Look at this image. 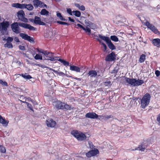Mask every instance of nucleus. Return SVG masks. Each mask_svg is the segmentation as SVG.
<instances>
[{
	"mask_svg": "<svg viewBox=\"0 0 160 160\" xmlns=\"http://www.w3.org/2000/svg\"><path fill=\"white\" fill-rule=\"evenodd\" d=\"M19 26L25 29H28L30 30L35 31L36 28L31 26L30 25L22 22H14L11 25V28L12 31L16 34L20 33L21 29Z\"/></svg>",
	"mask_w": 160,
	"mask_h": 160,
	"instance_id": "obj_1",
	"label": "nucleus"
},
{
	"mask_svg": "<svg viewBox=\"0 0 160 160\" xmlns=\"http://www.w3.org/2000/svg\"><path fill=\"white\" fill-rule=\"evenodd\" d=\"M125 81L127 83L133 86L141 85L144 83V81L142 80H137L134 78L131 79L128 78H125Z\"/></svg>",
	"mask_w": 160,
	"mask_h": 160,
	"instance_id": "obj_2",
	"label": "nucleus"
},
{
	"mask_svg": "<svg viewBox=\"0 0 160 160\" xmlns=\"http://www.w3.org/2000/svg\"><path fill=\"white\" fill-rule=\"evenodd\" d=\"M151 98L149 94L147 93L142 98L141 100V107L145 108L149 104Z\"/></svg>",
	"mask_w": 160,
	"mask_h": 160,
	"instance_id": "obj_3",
	"label": "nucleus"
},
{
	"mask_svg": "<svg viewBox=\"0 0 160 160\" xmlns=\"http://www.w3.org/2000/svg\"><path fill=\"white\" fill-rule=\"evenodd\" d=\"M99 37L102 40L106 42L110 49L113 50L116 49L115 46L111 42V40L108 37L103 36L100 34L99 35Z\"/></svg>",
	"mask_w": 160,
	"mask_h": 160,
	"instance_id": "obj_4",
	"label": "nucleus"
},
{
	"mask_svg": "<svg viewBox=\"0 0 160 160\" xmlns=\"http://www.w3.org/2000/svg\"><path fill=\"white\" fill-rule=\"evenodd\" d=\"M71 134L79 141H82L86 138V136L85 134L77 130L72 131L71 132Z\"/></svg>",
	"mask_w": 160,
	"mask_h": 160,
	"instance_id": "obj_5",
	"label": "nucleus"
},
{
	"mask_svg": "<svg viewBox=\"0 0 160 160\" xmlns=\"http://www.w3.org/2000/svg\"><path fill=\"white\" fill-rule=\"evenodd\" d=\"M17 17L19 20L21 21L25 22H28V19L24 17L25 14L24 11L22 10H21L18 12L17 13Z\"/></svg>",
	"mask_w": 160,
	"mask_h": 160,
	"instance_id": "obj_6",
	"label": "nucleus"
},
{
	"mask_svg": "<svg viewBox=\"0 0 160 160\" xmlns=\"http://www.w3.org/2000/svg\"><path fill=\"white\" fill-rule=\"evenodd\" d=\"M144 24L155 33L158 34L159 33L157 29L153 25L150 24L148 21H146V22H144Z\"/></svg>",
	"mask_w": 160,
	"mask_h": 160,
	"instance_id": "obj_7",
	"label": "nucleus"
},
{
	"mask_svg": "<svg viewBox=\"0 0 160 160\" xmlns=\"http://www.w3.org/2000/svg\"><path fill=\"white\" fill-rule=\"evenodd\" d=\"M19 36L21 37L22 38L27 40L30 42H34V40L33 38L28 35L27 34L25 33H21L19 34Z\"/></svg>",
	"mask_w": 160,
	"mask_h": 160,
	"instance_id": "obj_8",
	"label": "nucleus"
},
{
	"mask_svg": "<svg viewBox=\"0 0 160 160\" xmlns=\"http://www.w3.org/2000/svg\"><path fill=\"white\" fill-rule=\"evenodd\" d=\"M99 153V151L97 149H92L86 153V156L88 158H90L95 156Z\"/></svg>",
	"mask_w": 160,
	"mask_h": 160,
	"instance_id": "obj_9",
	"label": "nucleus"
},
{
	"mask_svg": "<svg viewBox=\"0 0 160 160\" xmlns=\"http://www.w3.org/2000/svg\"><path fill=\"white\" fill-rule=\"evenodd\" d=\"M53 106L58 109H63V103L59 101H57L53 102Z\"/></svg>",
	"mask_w": 160,
	"mask_h": 160,
	"instance_id": "obj_10",
	"label": "nucleus"
},
{
	"mask_svg": "<svg viewBox=\"0 0 160 160\" xmlns=\"http://www.w3.org/2000/svg\"><path fill=\"white\" fill-rule=\"evenodd\" d=\"M46 124L48 127L53 128L55 126L56 122L52 119H49L47 120Z\"/></svg>",
	"mask_w": 160,
	"mask_h": 160,
	"instance_id": "obj_11",
	"label": "nucleus"
},
{
	"mask_svg": "<svg viewBox=\"0 0 160 160\" xmlns=\"http://www.w3.org/2000/svg\"><path fill=\"white\" fill-rule=\"evenodd\" d=\"M35 24L43 26H45L46 24L45 23L41 21L40 18L37 16L35 17Z\"/></svg>",
	"mask_w": 160,
	"mask_h": 160,
	"instance_id": "obj_12",
	"label": "nucleus"
},
{
	"mask_svg": "<svg viewBox=\"0 0 160 160\" xmlns=\"http://www.w3.org/2000/svg\"><path fill=\"white\" fill-rule=\"evenodd\" d=\"M34 6L35 8L39 7H42V5L44 4V3L39 0H34L33 1Z\"/></svg>",
	"mask_w": 160,
	"mask_h": 160,
	"instance_id": "obj_13",
	"label": "nucleus"
},
{
	"mask_svg": "<svg viewBox=\"0 0 160 160\" xmlns=\"http://www.w3.org/2000/svg\"><path fill=\"white\" fill-rule=\"evenodd\" d=\"M85 117L87 118L94 119L97 118H98V115L94 112H89L86 114Z\"/></svg>",
	"mask_w": 160,
	"mask_h": 160,
	"instance_id": "obj_14",
	"label": "nucleus"
},
{
	"mask_svg": "<svg viewBox=\"0 0 160 160\" xmlns=\"http://www.w3.org/2000/svg\"><path fill=\"white\" fill-rule=\"evenodd\" d=\"M115 56L114 53L112 52L107 56L105 60L107 61H112L115 59Z\"/></svg>",
	"mask_w": 160,
	"mask_h": 160,
	"instance_id": "obj_15",
	"label": "nucleus"
},
{
	"mask_svg": "<svg viewBox=\"0 0 160 160\" xmlns=\"http://www.w3.org/2000/svg\"><path fill=\"white\" fill-rule=\"evenodd\" d=\"M1 26H2L1 30L3 31H6L8 27L9 23L8 22H2L0 24Z\"/></svg>",
	"mask_w": 160,
	"mask_h": 160,
	"instance_id": "obj_16",
	"label": "nucleus"
},
{
	"mask_svg": "<svg viewBox=\"0 0 160 160\" xmlns=\"http://www.w3.org/2000/svg\"><path fill=\"white\" fill-rule=\"evenodd\" d=\"M23 9H27V10L31 11L33 9V7L31 4H23Z\"/></svg>",
	"mask_w": 160,
	"mask_h": 160,
	"instance_id": "obj_17",
	"label": "nucleus"
},
{
	"mask_svg": "<svg viewBox=\"0 0 160 160\" xmlns=\"http://www.w3.org/2000/svg\"><path fill=\"white\" fill-rule=\"evenodd\" d=\"M69 66L70 67V69L72 71H74L77 72H80L81 69L78 66L71 65H70Z\"/></svg>",
	"mask_w": 160,
	"mask_h": 160,
	"instance_id": "obj_18",
	"label": "nucleus"
},
{
	"mask_svg": "<svg viewBox=\"0 0 160 160\" xmlns=\"http://www.w3.org/2000/svg\"><path fill=\"white\" fill-rule=\"evenodd\" d=\"M152 42L154 46L157 47H160V39L159 38L154 39L152 40Z\"/></svg>",
	"mask_w": 160,
	"mask_h": 160,
	"instance_id": "obj_19",
	"label": "nucleus"
},
{
	"mask_svg": "<svg viewBox=\"0 0 160 160\" xmlns=\"http://www.w3.org/2000/svg\"><path fill=\"white\" fill-rule=\"evenodd\" d=\"M88 75L90 77L94 78L97 75L98 73L95 70H91L88 72Z\"/></svg>",
	"mask_w": 160,
	"mask_h": 160,
	"instance_id": "obj_20",
	"label": "nucleus"
},
{
	"mask_svg": "<svg viewBox=\"0 0 160 160\" xmlns=\"http://www.w3.org/2000/svg\"><path fill=\"white\" fill-rule=\"evenodd\" d=\"M9 121L8 120H6L4 118H3L1 115H0V123L3 124L5 125L6 126L8 125Z\"/></svg>",
	"mask_w": 160,
	"mask_h": 160,
	"instance_id": "obj_21",
	"label": "nucleus"
},
{
	"mask_svg": "<svg viewBox=\"0 0 160 160\" xmlns=\"http://www.w3.org/2000/svg\"><path fill=\"white\" fill-rule=\"evenodd\" d=\"M146 149V146L145 145H144L142 144L141 145H140L138 146V147L137 148H135V149L133 150H141L142 151H144Z\"/></svg>",
	"mask_w": 160,
	"mask_h": 160,
	"instance_id": "obj_22",
	"label": "nucleus"
},
{
	"mask_svg": "<svg viewBox=\"0 0 160 160\" xmlns=\"http://www.w3.org/2000/svg\"><path fill=\"white\" fill-rule=\"evenodd\" d=\"M15 75L17 76L18 75L22 76L24 78L26 79H30L32 78V77L30 75H28L26 73H25L24 74H16Z\"/></svg>",
	"mask_w": 160,
	"mask_h": 160,
	"instance_id": "obj_23",
	"label": "nucleus"
},
{
	"mask_svg": "<svg viewBox=\"0 0 160 160\" xmlns=\"http://www.w3.org/2000/svg\"><path fill=\"white\" fill-rule=\"evenodd\" d=\"M47 52H48L47 53V55L45 54L44 55V58H45V60H50L49 59V58H51L52 57L53 53L51 52H50L47 51Z\"/></svg>",
	"mask_w": 160,
	"mask_h": 160,
	"instance_id": "obj_24",
	"label": "nucleus"
},
{
	"mask_svg": "<svg viewBox=\"0 0 160 160\" xmlns=\"http://www.w3.org/2000/svg\"><path fill=\"white\" fill-rule=\"evenodd\" d=\"M12 7L16 8H19L20 9H23V4H21L19 3H13L12 4Z\"/></svg>",
	"mask_w": 160,
	"mask_h": 160,
	"instance_id": "obj_25",
	"label": "nucleus"
},
{
	"mask_svg": "<svg viewBox=\"0 0 160 160\" xmlns=\"http://www.w3.org/2000/svg\"><path fill=\"white\" fill-rule=\"evenodd\" d=\"M49 12L45 9H43L40 12V14L42 15L48 16V15Z\"/></svg>",
	"mask_w": 160,
	"mask_h": 160,
	"instance_id": "obj_26",
	"label": "nucleus"
},
{
	"mask_svg": "<svg viewBox=\"0 0 160 160\" xmlns=\"http://www.w3.org/2000/svg\"><path fill=\"white\" fill-rule=\"evenodd\" d=\"M97 40L98 42L102 45L103 47L104 48V49L103 50L104 52H105L107 50V47L106 45L100 39H98V38H97Z\"/></svg>",
	"mask_w": 160,
	"mask_h": 160,
	"instance_id": "obj_27",
	"label": "nucleus"
},
{
	"mask_svg": "<svg viewBox=\"0 0 160 160\" xmlns=\"http://www.w3.org/2000/svg\"><path fill=\"white\" fill-rule=\"evenodd\" d=\"M75 6L78 8L79 9L82 11H84L85 10V7L83 5L80 6L78 3H75Z\"/></svg>",
	"mask_w": 160,
	"mask_h": 160,
	"instance_id": "obj_28",
	"label": "nucleus"
},
{
	"mask_svg": "<svg viewBox=\"0 0 160 160\" xmlns=\"http://www.w3.org/2000/svg\"><path fill=\"white\" fill-rule=\"evenodd\" d=\"M145 59H146L145 55L144 54H142L141 55L140 58L139 60V61L140 63H142L145 61Z\"/></svg>",
	"mask_w": 160,
	"mask_h": 160,
	"instance_id": "obj_29",
	"label": "nucleus"
},
{
	"mask_svg": "<svg viewBox=\"0 0 160 160\" xmlns=\"http://www.w3.org/2000/svg\"><path fill=\"white\" fill-rule=\"evenodd\" d=\"M58 60L60 62H61L64 65L66 66H69V63L66 61H65L64 59H59Z\"/></svg>",
	"mask_w": 160,
	"mask_h": 160,
	"instance_id": "obj_30",
	"label": "nucleus"
},
{
	"mask_svg": "<svg viewBox=\"0 0 160 160\" xmlns=\"http://www.w3.org/2000/svg\"><path fill=\"white\" fill-rule=\"evenodd\" d=\"M101 118L105 120H107L109 119L110 118H112V116L111 115H105L104 116L102 115H100L99 116Z\"/></svg>",
	"mask_w": 160,
	"mask_h": 160,
	"instance_id": "obj_31",
	"label": "nucleus"
},
{
	"mask_svg": "<svg viewBox=\"0 0 160 160\" xmlns=\"http://www.w3.org/2000/svg\"><path fill=\"white\" fill-rule=\"evenodd\" d=\"M57 16L60 20L64 21H67L66 19L63 17L61 13L58 12H57Z\"/></svg>",
	"mask_w": 160,
	"mask_h": 160,
	"instance_id": "obj_32",
	"label": "nucleus"
},
{
	"mask_svg": "<svg viewBox=\"0 0 160 160\" xmlns=\"http://www.w3.org/2000/svg\"><path fill=\"white\" fill-rule=\"evenodd\" d=\"M110 40L115 42H118L119 41L118 38L115 35H112L110 36Z\"/></svg>",
	"mask_w": 160,
	"mask_h": 160,
	"instance_id": "obj_33",
	"label": "nucleus"
},
{
	"mask_svg": "<svg viewBox=\"0 0 160 160\" xmlns=\"http://www.w3.org/2000/svg\"><path fill=\"white\" fill-rule=\"evenodd\" d=\"M73 15H75L77 17H79L81 16V12L78 11H73L72 12Z\"/></svg>",
	"mask_w": 160,
	"mask_h": 160,
	"instance_id": "obj_34",
	"label": "nucleus"
},
{
	"mask_svg": "<svg viewBox=\"0 0 160 160\" xmlns=\"http://www.w3.org/2000/svg\"><path fill=\"white\" fill-rule=\"evenodd\" d=\"M4 47L5 48L7 47L8 48H12L13 47L12 44L10 42H7V43L4 44Z\"/></svg>",
	"mask_w": 160,
	"mask_h": 160,
	"instance_id": "obj_35",
	"label": "nucleus"
},
{
	"mask_svg": "<svg viewBox=\"0 0 160 160\" xmlns=\"http://www.w3.org/2000/svg\"><path fill=\"white\" fill-rule=\"evenodd\" d=\"M88 24H89V25H88V26L91 29H94L96 28V26L95 24L92 23L90 22H88Z\"/></svg>",
	"mask_w": 160,
	"mask_h": 160,
	"instance_id": "obj_36",
	"label": "nucleus"
},
{
	"mask_svg": "<svg viewBox=\"0 0 160 160\" xmlns=\"http://www.w3.org/2000/svg\"><path fill=\"white\" fill-rule=\"evenodd\" d=\"M37 50L38 52L41 53H42V54H43L44 55L45 54L46 55H47V53L48 52H47V51L44 50L42 49H39V48L37 49Z\"/></svg>",
	"mask_w": 160,
	"mask_h": 160,
	"instance_id": "obj_37",
	"label": "nucleus"
},
{
	"mask_svg": "<svg viewBox=\"0 0 160 160\" xmlns=\"http://www.w3.org/2000/svg\"><path fill=\"white\" fill-rule=\"evenodd\" d=\"M34 58L36 60H42V56L39 54H36L34 57Z\"/></svg>",
	"mask_w": 160,
	"mask_h": 160,
	"instance_id": "obj_38",
	"label": "nucleus"
},
{
	"mask_svg": "<svg viewBox=\"0 0 160 160\" xmlns=\"http://www.w3.org/2000/svg\"><path fill=\"white\" fill-rule=\"evenodd\" d=\"M6 152V149L5 147L2 145H0V152L1 153H5Z\"/></svg>",
	"mask_w": 160,
	"mask_h": 160,
	"instance_id": "obj_39",
	"label": "nucleus"
},
{
	"mask_svg": "<svg viewBox=\"0 0 160 160\" xmlns=\"http://www.w3.org/2000/svg\"><path fill=\"white\" fill-rule=\"evenodd\" d=\"M58 58L59 57H54L53 55V57L51 58H49V59L51 61H55L57 60H58Z\"/></svg>",
	"mask_w": 160,
	"mask_h": 160,
	"instance_id": "obj_40",
	"label": "nucleus"
},
{
	"mask_svg": "<svg viewBox=\"0 0 160 160\" xmlns=\"http://www.w3.org/2000/svg\"><path fill=\"white\" fill-rule=\"evenodd\" d=\"M0 84L4 86H8V83L5 81H3L2 80H0Z\"/></svg>",
	"mask_w": 160,
	"mask_h": 160,
	"instance_id": "obj_41",
	"label": "nucleus"
},
{
	"mask_svg": "<svg viewBox=\"0 0 160 160\" xmlns=\"http://www.w3.org/2000/svg\"><path fill=\"white\" fill-rule=\"evenodd\" d=\"M63 109L65 108L68 110L70 109L71 108V107L69 105L65 104L64 103H63Z\"/></svg>",
	"mask_w": 160,
	"mask_h": 160,
	"instance_id": "obj_42",
	"label": "nucleus"
},
{
	"mask_svg": "<svg viewBox=\"0 0 160 160\" xmlns=\"http://www.w3.org/2000/svg\"><path fill=\"white\" fill-rule=\"evenodd\" d=\"M88 147L91 149H92L94 147L92 142L90 141H88Z\"/></svg>",
	"mask_w": 160,
	"mask_h": 160,
	"instance_id": "obj_43",
	"label": "nucleus"
},
{
	"mask_svg": "<svg viewBox=\"0 0 160 160\" xmlns=\"http://www.w3.org/2000/svg\"><path fill=\"white\" fill-rule=\"evenodd\" d=\"M75 27L77 28H78L79 27L81 28H82L83 30L85 29V28L79 24H77L76 25Z\"/></svg>",
	"mask_w": 160,
	"mask_h": 160,
	"instance_id": "obj_44",
	"label": "nucleus"
},
{
	"mask_svg": "<svg viewBox=\"0 0 160 160\" xmlns=\"http://www.w3.org/2000/svg\"><path fill=\"white\" fill-rule=\"evenodd\" d=\"M57 23H59V24H62V25H69L68 24L67 22H62V21H57Z\"/></svg>",
	"mask_w": 160,
	"mask_h": 160,
	"instance_id": "obj_45",
	"label": "nucleus"
},
{
	"mask_svg": "<svg viewBox=\"0 0 160 160\" xmlns=\"http://www.w3.org/2000/svg\"><path fill=\"white\" fill-rule=\"evenodd\" d=\"M28 107L31 110L33 111V108L32 105L31 104H29V103H26Z\"/></svg>",
	"mask_w": 160,
	"mask_h": 160,
	"instance_id": "obj_46",
	"label": "nucleus"
},
{
	"mask_svg": "<svg viewBox=\"0 0 160 160\" xmlns=\"http://www.w3.org/2000/svg\"><path fill=\"white\" fill-rule=\"evenodd\" d=\"M67 12L70 15H72V11L71 9L70 8H67Z\"/></svg>",
	"mask_w": 160,
	"mask_h": 160,
	"instance_id": "obj_47",
	"label": "nucleus"
},
{
	"mask_svg": "<svg viewBox=\"0 0 160 160\" xmlns=\"http://www.w3.org/2000/svg\"><path fill=\"white\" fill-rule=\"evenodd\" d=\"M13 40V38L10 37H8L7 39V42H10L12 41Z\"/></svg>",
	"mask_w": 160,
	"mask_h": 160,
	"instance_id": "obj_48",
	"label": "nucleus"
},
{
	"mask_svg": "<svg viewBox=\"0 0 160 160\" xmlns=\"http://www.w3.org/2000/svg\"><path fill=\"white\" fill-rule=\"evenodd\" d=\"M86 32H88L89 33H90L91 30L88 27H87L86 28H85V29L83 30Z\"/></svg>",
	"mask_w": 160,
	"mask_h": 160,
	"instance_id": "obj_49",
	"label": "nucleus"
},
{
	"mask_svg": "<svg viewBox=\"0 0 160 160\" xmlns=\"http://www.w3.org/2000/svg\"><path fill=\"white\" fill-rule=\"evenodd\" d=\"M155 74L156 76L158 77L160 75V72L159 70H156L155 72Z\"/></svg>",
	"mask_w": 160,
	"mask_h": 160,
	"instance_id": "obj_50",
	"label": "nucleus"
},
{
	"mask_svg": "<svg viewBox=\"0 0 160 160\" xmlns=\"http://www.w3.org/2000/svg\"><path fill=\"white\" fill-rule=\"evenodd\" d=\"M19 49L22 50H25V48L24 46L19 45Z\"/></svg>",
	"mask_w": 160,
	"mask_h": 160,
	"instance_id": "obj_51",
	"label": "nucleus"
},
{
	"mask_svg": "<svg viewBox=\"0 0 160 160\" xmlns=\"http://www.w3.org/2000/svg\"><path fill=\"white\" fill-rule=\"evenodd\" d=\"M157 120L158 123L160 124V114L158 116Z\"/></svg>",
	"mask_w": 160,
	"mask_h": 160,
	"instance_id": "obj_52",
	"label": "nucleus"
},
{
	"mask_svg": "<svg viewBox=\"0 0 160 160\" xmlns=\"http://www.w3.org/2000/svg\"><path fill=\"white\" fill-rule=\"evenodd\" d=\"M31 102L34 105H37V102L33 100H31Z\"/></svg>",
	"mask_w": 160,
	"mask_h": 160,
	"instance_id": "obj_53",
	"label": "nucleus"
},
{
	"mask_svg": "<svg viewBox=\"0 0 160 160\" xmlns=\"http://www.w3.org/2000/svg\"><path fill=\"white\" fill-rule=\"evenodd\" d=\"M14 40L16 42H20L18 38L17 37H15L14 38Z\"/></svg>",
	"mask_w": 160,
	"mask_h": 160,
	"instance_id": "obj_54",
	"label": "nucleus"
},
{
	"mask_svg": "<svg viewBox=\"0 0 160 160\" xmlns=\"http://www.w3.org/2000/svg\"><path fill=\"white\" fill-rule=\"evenodd\" d=\"M29 20L32 23H35V18L34 19L32 18H29Z\"/></svg>",
	"mask_w": 160,
	"mask_h": 160,
	"instance_id": "obj_55",
	"label": "nucleus"
},
{
	"mask_svg": "<svg viewBox=\"0 0 160 160\" xmlns=\"http://www.w3.org/2000/svg\"><path fill=\"white\" fill-rule=\"evenodd\" d=\"M68 18L69 19V20L71 22H74L75 21V20L74 19L71 18L70 17H68Z\"/></svg>",
	"mask_w": 160,
	"mask_h": 160,
	"instance_id": "obj_56",
	"label": "nucleus"
},
{
	"mask_svg": "<svg viewBox=\"0 0 160 160\" xmlns=\"http://www.w3.org/2000/svg\"><path fill=\"white\" fill-rule=\"evenodd\" d=\"M99 35H98V36L97 35H94V37H95V38L97 39V38H98V39H100L101 40H102L101 38H100L99 37Z\"/></svg>",
	"mask_w": 160,
	"mask_h": 160,
	"instance_id": "obj_57",
	"label": "nucleus"
},
{
	"mask_svg": "<svg viewBox=\"0 0 160 160\" xmlns=\"http://www.w3.org/2000/svg\"><path fill=\"white\" fill-rule=\"evenodd\" d=\"M39 67H41L42 68H47V67L46 66L42 64H41V65H39Z\"/></svg>",
	"mask_w": 160,
	"mask_h": 160,
	"instance_id": "obj_58",
	"label": "nucleus"
},
{
	"mask_svg": "<svg viewBox=\"0 0 160 160\" xmlns=\"http://www.w3.org/2000/svg\"><path fill=\"white\" fill-rule=\"evenodd\" d=\"M58 74L59 75H64V73L62 72H58Z\"/></svg>",
	"mask_w": 160,
	"mask_h": 160,
	"instance_id": "obj_59",
	"label": "nucleus"
},
{
	"mask_svg": "<svg viewBox=\"0 0 160 160\" xmlns=\"http://www.w3.org/2000/svg\"><path fill=\"white\" fill-rule=\"evenodd\" d=\"M42 8H47V6L46 4H45L44 3V4H42Z\"/></svg>",
	"mask_w": 160,
	"mask_h": 160,
	"instance_id": "obj_60",
	"label": "nucleus"
},
{
	"mask_svg": "<svg viewBox=\"0 0 160 160\" xmlns=\"http://www.w3.org/2000/svg\"><path fill=\"white\" fill-rule=\"evenodd\" d=\"M52 71L56 73H58V71L55 70L54 69H53L52 70Z\"/></svg>",
	"mask_w": 160,
	"mask_h": 160,
	"instance_id": "obj_61",
	"label": "nucleus"
},
{
	"mask_svg": "<svg viewBox=\"0 0 160 160\" xmlns=\"http://www.w3.org/2000/svg\"><path fill=\"white\" fill-rule=\"evenodd\" d=\"M19 100L21 102H23V103H26H26H28V102H26L25 101H22V100H20V99H19Z\"/></svg>",
	"mask_w": 160,
	"mask_h": 160,
	"instance_id": "obj_62",
	"label": "nucleus"
},
{
	"mask_svg": "<svg viewBox=\"0 0 160 160\" xmlns=\"http://www.w3.org/2000/svg\"><path fill=\"white\" fill-rule=\"evenodd\" d=\"M24 97L23 96V95H21L20 96V99H23V98H23ZM23 99H24V98H23Z\"/></svg>",
	"mask_w": 160,
	"mask_h": 160,
	"instance_id": "obj_63",
	"label": "nucleus"
},
{
	"mask_svg": "<svg viewBox=\"0 0 160 160\" xmlns=\"http://www.w3.org/2000/svg\"><path fill=\"white\" fill-rule=\"evenodd\" d=\"M75 79H76L78 80V81H80L81 80V79L80 78H75Z\"/></svg>",
	"mask_w": 160,
	"mask_h": 160,
	"instance_id": "obj_64",
	"label": "nucleus"
}]
</instances>
